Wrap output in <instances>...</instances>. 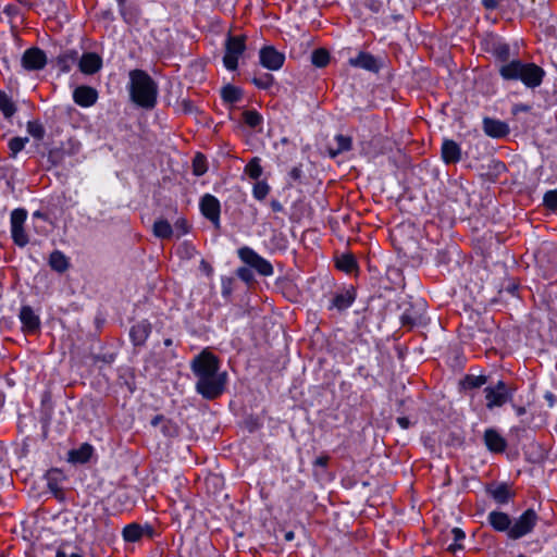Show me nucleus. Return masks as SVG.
<instances>
[{
    "instance_id": "obj_44",
    "label": "nucleus",
    "mask_w": 557,
    "mask_h": 557,
    "mask_svg": "<svg viewBox=\"0 0 557 557\" xmlns=\"http://www.w3.org/2000/svg\"><path fill=\"white\" fill-rule=\"evenodd\" d=\"M173 230L175 231L176 237L180 238L189 232V225L185 219L181 218L175 222Z\"/></svg>"
},
{
    "instance_id": "obj_7",
    "label": "nucleus",
    "mask_w": 557,
    "mask_h": 557,
    "mask_svg": "<svg viewBox=\"0 0 557 557\" xmlns=\"http://www.w3.org/2000/svg\"><path fill=\"white\" fill-rule=\"evenodd\" d=\"M239 259L255 269L262 276H271L274 272L272 264L252 248L244 246L237 251Z\"/></svg>"
},
{
    "instance_id": "obj_27",
    "label": "nucleus",
    "mask_w": 557,
    "mask_h": 557,
    "mask_svg": "<svg viewBox=\"0 0 557 557\" xmlns=\"http://www.w3.org/2000/svg\"><path fill=\"white\" fill-rule=\"evenodd\" d=\"M152 232L160 239H170L174 234L173 226L164 219H159L153 223Z\"/></svg>"
},
{
    "instance_id": "obj_48",
    "label": "nucleus",
    "mask_w": 557,
    "mask_h": 557,
    "mask_svg": "<svg viewBox=\"0 0 557 557\" xmlns=\"http://www.w3.org/2000/svg\"><path fill=\"white\" fill-rule=\"evenodd\" d=\"M330 461V457L327 455H321L317 457L313 461L314 467L326 468Z\"/></svg>"
},
{
    "instance_id": "obj_49",
    "label": "nucleus",
    "mask_w": 557,
    "mask_h": 557,
    "mask_svg": "<svg viewBox=\"0 0 557 557\" xmlns=\"http://www.w3.org/2000/svg\"><path fill=\"white\" fill-rule=\"evenodd\" d=\"M289 178L294 182H298L302 176V170L301 166H294L289 173Z\"/></svg>"
},
{
    "instance_id": "obj_30",
    "label": "nucleus",
    "mask_w": 557,
    "mask_h": 557,
    "mask_svg": "<svg viewBox=\"0 0 557 557\" xmlns=\"http://www.w3.org/2000/svg\"><path fill=\"white\" fill-rule=\"evenodd\" d=\"M119 11H120L122 18L127 24L135 23L139 15V10H138L137 5L132 4V3L131 4L127 3L125 5L120 7Z\"/></svg>"
},
{
    "instance_id": "obj_31",
    "label": "nucleus",
    "mask_w": 557,
    "mask_h": 557,
    "mask_svg": "<svg viewBox=\"0 0 557 557\" xmlns=\"http://www.w3.org/2000/svg\"><path fill=\"white\" fill-rule=\"evenodd\" d=\"M221 97L225 102L236 103L242 99V90L233 85L222 88Z\"/></svg>"
},
{
    "instance_id": "obj_20",
    "label": "nucleus",
    "mask_w": 557,
    "mask_h": 557,
    "mask_svg": "<svg viewBox=\"0 0 557 557\" xmlns=\"http://www.w3.org/2000/svg\"><path fill=\"white\" fill-rule=\"evenodd\" d=\"M487 494L499 505H506L515 497V492L505 483L488 486Z\"/></svg>"
},
{
    "instance_id": "obj_58",
    "label": "nucleus",
    "mask_w": 557,
    "mask_h": 557,
    "mask_svg": "<svg viewBox=\"0 0 557 557\" xmlns=\"http://www.w3.org/2000/svg\"><path fill=\"white\" fill-rule=\"evenodd\" d=\"M518 416H522L525 413V409L523 407H515Z\"/></svg>"
},
{
    "instance_id": "obj_55",
    "label": "nucleus",
    "mask_w": 557,
    "mask_h": 557,
    "mask_svg": "<svg viewBox=\"0 0 557 557\" xmlns=\"http://www.w3.org/2000/svg\"><path fill=\"white\" fill-rule=\"evenodd\" d=\"M48 486H49L50 491H52L54 493H57L59 491L58 484L55 482H53L51 479L48 482Z\"/></svg>"
},
{
    "instance_id": "obj_38",
    "label": "nucleus",
    "mask_w": 557,
    "mask_h": 557,
    "mask_svg": "<svg viewBox=\"0 0 557 557\" xmlns=\"http://www.w3.org/2000/svg\"><path fill=\"white\" fill-rule=\"evenodd\" d=\"M270 185L265 181H258L252 188V196L257 200H263L270 193Z\"/></svg>"
},
{
    "instance_id": "obj_9",
    "label": "nucleus",
    "mask_w": 557,
    "mask_h": 557,
    "mask_svg": "<svg viewBox=\"0 0 557 557\" xmlns=\"http://www.w3.org/2000/svg\"><path fill=\"white\" fill-rule=\"evenodd\" d=\"M260 64L270 71H278L285 62V54L273 46H265L259 51Z\"/></svg>"
},
{
    "instance_id": "obj_16",
    "label": "nucleus",
    "mask_w": 557,
    "mask_h": 557,
    "mask_svg": "<svg viewBox=\"0 0 557 557\" xmlns=\"http://www.w3.org/2000/svg\"><path fill=\"white\" fill-rule=\"evenodd\" d=\"M487 521L495 531L505 532L507 537H509L511 518L508 513L493 510L488 513Z\"/></svg>"
},
{
    "instance_id": "obj_41",
    "label": "nucleus",
    "mask_w": 557,
    "mask_h": 557,
    "mask_svg": "<svg viewBox=\"0 0 557 557\" xmlns=\"http://www.w3.org/2000/svg\"><path fill=\"white\" fill-rule=\"evenodd\" d=\"M274 83L272 74H263L259 77H253L252 84L259 89H269Z\"/></svg>"
},
{
    "instance_id": "obj_45",
    "label": "nucleus",
    "mask_w": 557,
    "mask_h": 557,
    "mask_svg": "<svg viewBox=\"0 0 557 557\" xmlns=\"http://www.w3.org/2000/svg\"><path fill=\"white\" fill-rule=\"evenodd\" d=\"M162 433L165 435V436H175L177 434V428L169 420H165L163 423H162Z\"/></svg>"
},
{
    "instance_id": "obj_19",
    "label": "nucleus",
    "mask_w": 557,
    "mask_h": 557,
    "mask_svg": "<svg viewBox=\"0 0 557 557\" xmlns=\"http://www.w3.org/2000/svg\"><path fill=\"white\" fill-rule=\"evenodd\" d=\"M483 129L486 135L493 138H502L509 133V127L505 122L491 117L483 120Z\"/></svg>"
},
{
    "instance_id": "obj_14",
    "label": "nucleus",
    "mask_w": 557,
    "mask_h": 557,
    "mask_svg": "<svg viewBox=\"0 0 557 557\" xmlns=\"http://www.w3.org/2000/svg\"><path fill=\"white\" fill-rule=\"evenodd\" d=\"M441 156L444 163L456 164L461 160V147L453 139H444L441 147Z\"/></svg>"
},
{
    "instance_id": "obj_23",
    "label": "nucleus",
    "mask_w": 557,
    "mask_h": 557,
    "mask_svg": "<svg viewBox=\"0 0 557 557\" xmlns=\"http://www.w3.org/2000/svg\"><path fill=\"white\" fill-rule=\"evenodd\" d=\"M356 295L352 289H346L334 295L331 304V309L336 308L337 310L348 309L355 301Z\"/></svg>"
},
{
    "instance_id": "obj_33",
    "label": "nucleus",
    "mask_w": 557,
    "mask_h": 557,
    "mask_svg": "<svg viewBox=\"0 0 557 557\" xmlns=\"http://www.w3.org/2000/svg\"><path fill=\"white\" fill-rule=\"evenodd\" d=\"M493 54L500 64L510 63V47L507 44H497L493 49Z\"/></svg>"
},
{
    "instance_id": "obj_2",
    "label": "nucleus",
    "mask_w": 557,
    "mask_h": 557,
    "mask_svg": "<svg viewBox=\"0 0 557 557\" xmlns=\"http://www.w3.org/2000/svg\"><path fill=\"white\" fill-rule=\"evenodd\" d=\"M128 91L131 100L140 108L153 109L157 104L158 85L143 70H132L128 74Z\"/></svg>"
},
{
    "instance_id": "obj_52",
    "label": "nucleus",
    "mask_w": 557,
    "mask_h": 557,
    "mask_svg": "<svg viewBox=\"0 0 557 557\" xmlns=\"http://www.w3.org/2000/svg\"><path fill=\"white\" fill-rule=\"evenodd\" d=\"M482 4L486 10H494L498 5L497 0H482Z\"/></svg>"
},
{
    "instance_id": "obj_22",
    "label": "nucleus",
    "mask_w": 557,
    "mask_h": 557,
    "mask_svg": "<svg viewBox=\"0 0 557 557\" xmlns=\"http://www.w3.org/2000/svg\"><path fill=\"white\" fill-rule=\"evenodd\" d=\"M49 267L58 272L64 273L70 269V259L61 250H53L48 259Z\"/></svg>"
},
{
    "instance_id": "obj_56",
    "label": "nucleus",
    "mask_w": 557,
    "mask_h": 557,
    "mask_svg": "<svg viewBox=\"0 0 557 557\" xmlns=\"http://www.w3.org/2000/svg\"><path fill=\"white\" fill-rule=\"evenodd\" d=\"M545 398L548 400L550 407L554 406L555 396L552 393H547Z\"/></svg>"
},
{
    "instance_id": "obj_26",
    "label": "nucleus",
    "mask_w": 557,
    "mask_h": 557,
    "mask_svg": "<svg viewBox=\"0 0 557 557\" xmlns=\"http://www.w3.org/2000/svg\"><path fill=\"white\" fill-rule=\"evenodd\" d=\"M78 61V52L76 50H67L58 55L57 65L61 72L67 73Z\"/></svg>"
},
{
    "instance_id": "obj_54",
    "label": "nucleus",
    "mask_w": 557,
    "mask_h": 557,
    "mask_svg": "<svg viewBox=\"0 0 557 557\" xmlns=\"http://www.w3.org/2000/svg\"><path fill=\"white\" fill-rule=\"evenodd\" d=\"M271 208H272V210L274 212H281L283 210V206L277 200H272L271 201Z\"/></svg>"
},
{
    "instance_id": "obj_46",
    "label": "nucleus",
    "mask_w": 557,
    "mask_h": 557,
    "mask_svg": "<svg viewBox=\"0 0 557 557\" xmlns=\"http://www.w3.org/2000/svg\"><path fill=\"white\" fill-rule=\"evenodd\" d=\"M237 276L244 282L252 281V273L248 268H238L236 271Z\"/></svg>"
},
{
    "instance_id": "obj_60",
    "label": "nucleus",
    "mask_w": 557,
    "mask_h": 557,
    "mask_svg": "<svg viewBox=\"0 0 557 557\" xmlns=\"http://www.w3.org/2000/svg\"><path fill=\"white\" fill-rule=\"evenodd\" d=\"M116 2H117L119 8L122 7V5L127 4L126 0H116Z\"/></svg>"
},
{
    "instance_id": "obj_32",
    "label": "nucleus",
    "mask_w": 557,
    "mask_h": 557,
    "mask_svg": "<svg viewBox=\"0 0 557 557\" xmlns=\"http://www.w3.org/2000/svg\"><path fill=\"white\" fill-rule=\"evenodd\" d=\"M141 536H143V530L136 523L128 524L123 530V539L126 542H131V543L137 542L141 539Z\"/></svg>"
},
{
    "instance_id": "obj_40",
    "label": "nucleus",
    "mask_w": 557,
    "mask_h": 557,
    "mask_svg": "<svg viewBox=\"0 0 557 557\" xmlns=\"http://www.w3.org/2000/svg\"><path fill=\"white\" fill-rule=\"evenodd\" d=\"M27 132L36 139H42L45 136V128L38 121H29L27 123Z\"/></svg>"
},
{
    "instance_id": "obj_51",
    "label": "nucleus",
    "mask_w": 557,
    "mask_h": 557,
    "mask_svg": "<svg viewBox=\"0 0 557 557\" xmlns=\"http://www.w3.org/2000/svg\"><path fill=\"white\" fill-rule=\"evenodd\" d=\"M451 533L456 542L462 541L466 537L465 532L459 528H454Z\"/></svg>"
},
{
    "instance_id": "obj_28",
    "label": "nucleus",
    "mask_w": 557,
    "mask_h": 557,
    "mask_svg": "<svg viewBox=\"0 0 557 557\" xmlns=\"http://www.w3.org/2000/svg\"><path fill=\"white\" fill-rule=\"evenodd\" d=\"M0 111L7 120H10L16 112V106L4 91L0 90Z\"/></svg>"
},
{
    "instance_id": "obj_10",
    "label": "nucleus",
    "mask_w": 557,
    "mask_h": 557,
    "mask_svg": "<svg viewBox=\"0 0 557 557\" xmlns=\"http://www.w3.org/2000/svg\"><path fill=\"white\" fill-rule=\"evenodd\" d=\"M47 64L46 53L39 48H29L22 55V65L26 71H39Z\"/></svg>"
},
{
    "instance_id": "obj_61",
    "label": "nucleus",
    "mask_w": 557,
    "mask_h": 557,
    "mask_svg": "<svg viewBox=\"0 0 557 557\" xmlns=\"http://www.w3.org/2000/svg\"><path fill=\"white\" fill-rule=\"evenodd\" d=\"M292 537H293V534H292V533H289V534H287V535H286V539H287V540H290Z\"/></svg>"
},
{
    "instance_id": "obj_4",
    "label": "nucleus",
    "mask_w": 557,
    "mask_h": 557,
    "mask_svg": "<svg viewBox=\"0 0 557 557\" xmlns=\"http://www.w3.org/2000/svg\"><path fill=\"white\" fill-rule=\"evenodd\" d=\"M516 387L506 384L499 380L496 384L484 388L485 406L488 410L503 407L512 400Z\"/></svg>"
},
{
    "instance_id": "obj_39",
    "label": "nucleus",
    "mask_w": 557,
    "mask_h": 557,
    "mask_svg": "<svg viewBox=\"0 0 557 557\" xmlns=\"http://www.w3.org/2000/svg\"><path fill=\"white\" fill-rule=\"evenodd\" d=\"M208 170L207 160L203 154L197 153L193 160V172L197 176L203 175Z\"/></svg>"
},
{
    "instance_id": "obj_15",
    "label": "nucleus",
    "mask_w": 557,
    "mask_h": 557,
    "mask_svg": "<svg viewBox=\"0 0 557 557\" xmlns=\"http://www.w3.org/2000/svg\"><path fill=\"white\" fill-rule=\"evenodd\" d=\"M78 67L82 73L92 75L102 67V59L95 52H85L78 59Z\"/></svg>"
},
{
    "instance_id": "obj_43",
    "label": "nucleus",
    "mask_w": 557,
    "mask_h": 557,
    "mask_svg": "<svg viewBox=\"0 0 557 557\" xmlns=\"http://www.w3.org/2000/svg\"><path fill=\"white\" fill-rule=\"evenodd\" d=\"M544 206L550 210L557 209V189L548 190L544 195Z\"/></svg>"
},
{
    "instance_id": "obj_47",
    "label": "nucleus",
    "mask_w": 557,
    "mask_h": 557,
    "mask_svg": "<svg viewBox=\"0 0 557 557\" xmlns=\"http://www.w3.org/2000/svg\"><path fill=\"white\" fill-rule=\"evenodd\" d=\"M55 557H84L78 552H67V548L65 546H61L58 548Z\"/></svg>"
},
{
    "instance_id": "obj_8",
    "label": "nucleus",
    "mask_w": 557,
    "mask_h": 557,
    "mask_svg": "<svg viewBox=\"0 0 557 557\" xmlns=\"http://www.w3.org/2000/svg\"><path fill=\"white\" fill-rule=\"evenodd\" d=\"M27 219V211L23 208L14 209L11 212L10 224H11V237L13 243L18 247H25L29 239L28 235L24 230V224Z\"/></svg>"
},
{
    "instance_id": "obj_25",
    "label": "nucleus",
    "mask_w": 557,
    "mask_h": 557,
    "mask_svg": "<svg viewBox=\"0 0 557 557\" xmlns=\"http://www.w3.org/2000/svg\"><path fill=\"white\" fill-rule=\"evenodd\" d=\"M94 453V448L90 444L84 443L76 449H72L69 453V461L74 463H85L89 461L91 455Z\"/></svg>"
},
{
    "instance_id": "obj_17",
    "label": "nucleus",
    "mask_w": 557,
    "mask_h": 557,
    "mask_svg": "<svg viewBox=\"0 0 557 557\" xmlns=\"http://www.w3.org/2000/svg\"><path fill=\"white\" fill-rule=\"evenodd\" d=\"M151 334V324L144 320L131 327L129 337L135 346L145 345L146 341Z\"/></svg>"
},
{
    "instance_id": "obj_57",
    "label": "nucleus",
    "mask_w": 557,
    "mask_h": 557,
    "mask_svg": "<svg viewBox=\"0 0 557 557\" xmlns=\"http://www.w3.org/2000/svg\"><path fill=\"white\" fill-rule=\"evenodd\" d=\"M102 17L107 18V20H112L113 18V14H112V12L110 10H107V11L102 12Z\"/></svg>"
},
{
    "instance_id": "obj_35",
    "label": "nucleus",
    "mask_w": 557,
    "mask_h": 557,
    "mask_svg": "<svg viewBox=\"0 0 557 557\" xmlns=\"http://www.w3.org/2000/svg\"><path fill=\"white\" fill-rule=\"evenodd\" d=\"M245 173L252 180H258L262 175V166L258 157L252 158L246 164Z\"/></svg>"
},
{
    "instance_id": "obj_59",
    "label": "nucleus",
    "mask_w": 557,
    "mask_h": 557,
    "mask_svg": "<svg viewBox=\"0 0 557 557\" xmlns=\"http://www.w3.org/2000/svg\"><path fill=\"white\" fill-rule=\"evenodd\" d=\"M401 320H403V324H407V323L412 324V322L409 321V318L406 313L403 314Z\"/></svg>"
},
{
    "instance_id": "obj_21",
    "label": "nucleus",
    "mask_w": 557,
    "mask_h": 557,
    "mask_svg": "<svg viewBox=\"0 0 557 557\" xmlns=\"http://www.w3.org/2000/svg\"><path fill=\"white\" fill-rule=\"evenodd\" d=\"M349 64L370 72H379L380 70L377 60L369 52H359L356 58L349 59Z\"/></svg>"
},
{
    "instance_id": "obj_12",
    "label": "nucleus",
    "mask_w": 557,
    "mask_h": 557,
    "mask_svg": "<svg viewBox=\"0 0 557 557\" xmlns=\"http://www.w3.org/2000/svg\"><path fill=\"white\" fill-rule=\"evenodd\" d=\"M22 323V331L34 334L40 329V318L29 306H23L18 313Z\"/></svg>"
},
{
    "instance_id": "obj_3",
    "label": "nucleus",
    "mask_w": 557,
    "mask_h": 557,
    "mask_svg": "<svg viewBox=\"0 0 557 557\" xmlns=\"http://www.w3.org/2000/svg\"><path fill=\"white\" fill-rule=\"evenodd\" d=\"M498 73L504 81H520L529 88L539 87L542 84L545 72L542 67L531 62L512 59L510 63L499 64Z\"/></svg>"
},
{
    "instance_id": "obj_36",
    "label": "nucleus",
    "mask_w": 557,
    "mask_h": 557,
    "mask_svg": "<svg viewBox=\"0 0 557 557\" xmlns=\"http://www.w3.org/2000/svg\"><path fill=\"white\" fill-rule=\"evenodd\" d=\"M28 143L27 137H13L9 140L8 147L10 149V157L15 158L21 152L25 145Z\"/></svg>"
},
{
    "instance_id": "obj_11",
    "label": "nucleus",
    "mask_w": 557,
    "mask_h": 557,
    "mask_svg": "<svg viewBox=\"0 0 557 557\" xmlns=\"http://www.w3.org/2000/svg\"><path fill=\"white\" fill-rule=\"evenodd\" d=\"M200 210L208 220L215 226H219L221 206L214 196L210 194L205 195L200 200Z\"/></svg>"
},
{
    "instance_id": "obj_50",
    "label": "nucleus",
    "mask_w": 557,
    "mask_h": 557,
    "mask_svg": "<svg viewBox=\"0 0 557 557\" xmlns=\"http://www.w3.org/2000/svg\"><path fill=\"white\" fill-rule=\"evenodd\" d=\"M396 421L398 425L405 430L409 429L411 425V422L407 417H398Z\"/></svg>"
},
{
    "instance_id": "obj_37",
    "label": "nucleus",
    "mask_w": 557,
    "mask_h": 557,
    "mask_svg": "<svg viewBox=\"0 0 557 557\" xmlns=\"http://www.w3.org/2000/svg\"><path fill=\"white\" fill-rule=\"evenodd\" d=\"M312 63L318 67H324L330 62V54L324 49H317L311 55Z\"/></svg>"
},
{
    "instance_id": "obj_29",
    "label": "nucleus",
    "mask_w": 557,
    "mask_h": 557,
    "mask_svg": "<svg viewBox=\"0 0 557 557\" xmlns=\"http://www.w3.org/2000/svg\"><path fill=\"white\" fill-rule=\"evenodd\" d=\"M336 267L346 273H351L358 268L355 257L350 253L339 256L336 260Z\"/></svg>"
},
{
    "instance_id": "obj_53",
    "label": "nucleus",
    "mask_w": 557,
    "mask_h": 557,
    "mask_svg": "<svg viewBox=\"0 0 557 557\" xmlns=\"http://www.w3.org/2000/svg\"><path fill=\"white\" fill-rule=\"evenodd\" d=\"M166 419L162 416V414H158L152 420H151V424L153 426H157L159 425L160 423L162 424Z\"/></svg>"
},
{
    "instance_id": "obj_24",
    "label": "nucleus",
    "mask_w": 557,
    "mask_h": 557,
    "mask_svg": "<svg viewBox=\"0 0 557 557\" xmlns=\"http://www.w3.org/2000/svg\"><path fill=\"white\" fill-rule=\"evenodd\" d=\"M352 140L349 136L336 135L333 144L329 146V154L335 158L339 153L349 151L351 149Z\"/></svg>"
},
{
    "instance_id": "obj_5",
    "label": "nucleus",
    "mask_w": 557,
    "mask_h": 557,
    "mask_svg": "<svg viewBox=\"0 0 557 557\" xmlns=\"http://www.w3.org/2000/svg\"><path fill=\"white\" fill-rule=\"evenodd\" d=\"M540 517L533 508L523 511L513 522L511 521L509 530V540H520L533 532Z\"/></svg>"
},
{
    "instance_id": "obj_18",
    "label": "nucleus",
    "mask_w": 557,
    "mask_h": 557,
    "mask_svg": "<svg viewBox=\"0 0 557 557\" xmlns=\"http://www.w3.org/2000/svg\"><path fill=\"white\" fill-rule=\"evenodd\" d=\"M484 443L488 450L493 453H503L507 447L505 437L495 429H486L484 432Z\"/></svg>"
},
{
    "instance_id": "obj_42",
    "label": "nucleus",
    "mask_w": 557,
    "mask_h": 557,
    "mask_svg": "<svg viewBox=\"0 0 557 557\" xmlns=\"http://www.w3.org/2000/svg\"><path fill=\"white\" fill-rule=\"evenodd\" d=\"M487 379L484 375H468L466 384L470 388H479L486 383Z\"/></svg>"
},
{
    "instance_id": "obj_1",
    "label": "nucleus",
    "mask_w": 557,
    "mask_h": 557,
    "mask_svg": "<svg viewBox=\"0 0 557 557\" xmlns=\"http://www.w3.org/2000/svg\"><path fill=\"white\" fill-rule=\"evenodd\" d=\"M190 368L197 377L196 389L203 398L214 399L224 392L227 375L219 372L220 361L212 352H200L193 359Z\"/></svg>"
},
{
    "instance_id": "obj_34",
    "label": "nucleus",
    "mask_w": 557,
    "mask_h": 557,
    "mask_svg": "<svg viewBox=\"0 0 557 557\" xmlns=\"http://www.w3.org/2000/svg\"><path fill=\"white\" fill-rule=\"evenodd\" d=\"M243 120L246 125L251 128H257L261 126L263 122L262 115L256 110H247L243 113Z\"/></svg>"
},
{
    "instance_id": "obj_13",
    "label": "nucleus",
    "mask_w": 557,
    "mask_h": 557,
    "mask_svg": "<svg viewBox=\"0 0 557 557\" xmlns=\"http://www.w3.org/2000/svg\"><path fill=\"white\" fill-rule=\"evenodd\" d=\"M73 100L82 108H89L97 102L98 91L90 86H78L73 91Z\"/></svg>"
},
{
    "instance_id": "obj_6",
    "label": "nucleus",
    "mask_w": 557,
    "mask_h": 557,
    "mask_svg": "<svg viewBox=\"0 0 557 557\" xmlns=\"http://www.w3.org/2000/svg\"><path fill=\"white\" fill-rule=\"evenodd\" d=\"M246 50V37L228 36L225 41V53L223 57V64L228 71H236L238 67V60Z\"/></svg>"
}]
</instances>
